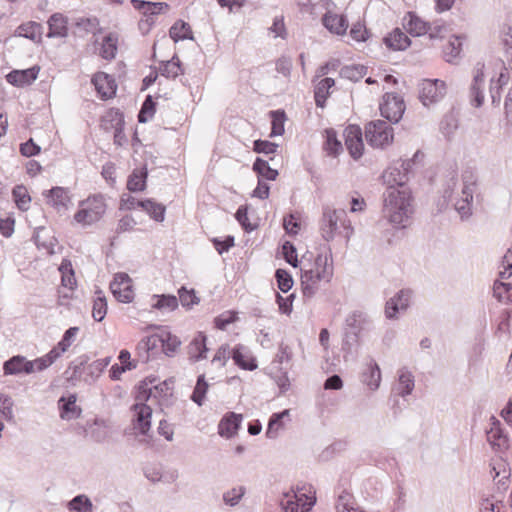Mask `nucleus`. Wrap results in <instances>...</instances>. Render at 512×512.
Masks as SVG:
<instances>
[{"label":"nucleus","mask_w":512,"mask_h":512,"mask_svg":"<svg viewBox=\"0 0 512 512\" xmlns=\"http://www.w3.org/2000/svg\"><path fill=\"white\" fill-rule=\"evenodd\" d=\"M477 187V176L471 170L462 173L461 183L452 176L444 185L439 209H445L452 203L461 219H467L472 214L473 195Z\"/></svg>","instance_id":"1"},{"label":"nucleus","mask_w":512,"mask_h":512,"mask_svg":"<svg viewBox=\"0 0 512 512\" xmlns=\"http://www.w3.org/2000/svg\"><path fill=\"white\" fill-rule=\"evenodd\" d=\"M383 216L397 228H405L413 213L409 189L389 187L383 194Z\"/></svg>","instance_id":"2"},{"label":"nucleus","mask_w":512,"mask_h":512,"mask_svg":"<svg viewBox=\"0 0 512 512\" xmlns=\"http://www.w3.org/2000/svg\"><path fill=\"white\" fill-rule=\"evenodd\" d=\"M308 266L302 268L301 286L303 296L310 299L318 292L320 283H329L334 275L331 251L318 254L314 262Z\"/></svg>","instance_id":"3"},{"label":"nucleus","mask_w":512,"mask_h":512,"mask_svg":"<svg viewBox=\"0 0 512 512\" xmlns=\"http://www.w3.org/2000/svg\"><path fill=\"white\" fill-rule=\"evenodd\" d=\"M343 228L344 237L347 241L351 238L354 229L350 220L347 219V213L344 209H335L330 206H324L322 218L320 220L321 235L326 241H331L339 227Z\"/></svg>","instance_id":"4"},{"label":"nucleus","mask_w":512,"mask_h":512,"mask_svg":"<svg viewBox=\"0 0 512 512\" xmlns=\"http://www.w3.org/2000/svg\"><path fill=\"white\" fill-rule=\"evenodd\" d=\"M152 396V388H149L146 382H141L136 396V400L139 402L133 405L135 412L133 425L134 429L138 430L142 435H147L151 428L152 409L144 401L149 400Z\"/></svg>","instance_id":"5"},{"label":"nucleus","mask_w":512,"mask_h":512,"mask_svg":"<svg viewBox=\"0 0 512 512\" xmlns=\"http://www.w3.org/2000/svg\"><path fill=\"white\" fill-rule=\"evenodd\" d=\"M106 202L102 195H93L79 204V210L75 213L74 219L84 226L98 222L106 212Z\"/></svg>","instance_id":"6"},{"label":"nucleus","mask_w":512,"mask_h":512,"mask_svg":"<svg viewBox=\"0 0 512 512\" xmlns=\"http://www.w3.org/2000/svg\"><path fill=\"white\" fill-rule=\"evenodd\" d=\"M365 139L373 148H383L393 141V128L382 120L371 121L365 126Z\"/></svg>","instance_id":"7"},{"label":"nucleus","mask_w":512,"mask_h":512,"mask_svg":"<svg viewBox=\"0 0 512 512\" xmlns=\"http://www.w3.org/2000/svg\"><path fill=\"white\" fill-rule=\"evenodd\" d=\"M369 325L370 319L364 312L354 311L348 315L346 318L344 344L351 346L354 343H358L361 331L367 329Z\"/></svg>","instance_id":"8"},{"label":"nucleus","mask_w":512,"mask_h":512,"mask_svg":"<svg viewBox=\"0 0 512 512\" xmlns=\"http://www.w3.org/2000/svg\"><path fill=\"white\" fill-rule=\"evenodd\" d=\"M405 111L403 99L394 94L386 93L383 96V102L380 104L381 115L392 123H397L402 118Z\"/></svg>","instance_id":"9"},{"label":"nucleus","mask_w":512,"mask_h":512,"mask_svg":"<svg viewBox=\"0 0 512 512\" xmlns=\"http://www.w3.org/2000/svg\"><path fill=\"white\" fill-rule=\"evenodd\" d=\"M446 93L444 81L425 79L420 86V100L425 106L438 102Z\"/></svg>","instance_id":"10"},{"label":"nucleus","mask_w":512,"mask_h":512,"mask_svg":"<svg viewBox=\"0 0 512 512\" xmlns=\"http://www.w3.org/2000/svg\"><path fill=\"white\" fill-rule=\"evenodd\" d=\"M157 341L162 342L163 351L167 356H172L181 344L180 340L176 336L167 333L164 336H161L160 338L158 336L146 337L145 339L139 342V344L137 345V350L139 352L141 350L148 352L150 348L156 346Z\"/></svg>","instance_id":"11"},{"label":"nucleus","mask_w":512,"mask_h":512,"mask_svg":"<svg viewBox=\"0 0 512 512\" xmlns=\"http://www.w3.org/2000/svg\"><path fill=\"white\" fill-rule=\"evenodd\" d=\"M487 441L494 450L504 451L509 448V437L502 423L496 417H490V428L486 431Z\"/></svg>","instance_id":"12"},{"label":"nucleus","mask_w":512,"mask_h":512,"mask_svg":"<svg viewBox=\"0 0 512 512\" xmlns=\"http://www.w3.org/2000/svg\"><path fill=\"white\" fill-rule=\"evenodd\" d=\"M131 278L126 273H117L110 283L115 298L123 303H130L134 298Z\"/></svg>","instance_id":"13"},{"label":"nucleus","mask_w":512,"mask_h":512,"mask_svg":"<svg viewBox=\"0 0 512 512\" xmlns=\"http://www.w3.org/2000/svg\"><path fill=\"white\" fill-rule=\"evenodd\" d=\"M484 63L478 62L473 69V80L470 86L471 104L474 107L482 106L484 102Z\"/></svg>","instance_id":"14"},{"label":"nucleus","mask_w":512,"mask_h":512,"mask_svg":"<svg viewBox=\"0 0 512 512\" xmlns=\"http://www.w3.org/2000/svg\"><path fill=\"white\" fill-rule=\"evenodd\" d=\"M48 205L58 212L68 210L71 204V195L68 188L56 186L43 192Z\"/></svg>","instance_id":"15"},{"label":"nucleus","mask_w":512,"mask_h":512,"mask_svg":"<svg viewBox=\"0 0 512 512\" xmlns=\"http://www.w3.org/2000/svg\"><path fill=\"white\" fill-rule=\"evenodd\" d=\"M345 145L354 159H359L363 154L364 144L362 131L358 125H349L344 130Z\"/></svg>","instance_id":"16"},{"label":"nucleus","mask_w":512,"mask_h":512,"mask_svg":"<svg viewBox=\"0 0 512 512\" xmlns=\"http://www.w3.org/2000/svg\"><path fill=\"white\" fill-rule=\"evenodd\" d=\"M411 291L400 290L394 297L390 298L385 305V315L388 319L397 317V313L405 311L410 304Z\"/></svg>","instance_id":"17"},{"label":"nucleus","mask_w":512,"mask_h":512,"mask_svg":"<svg viewBox=\"0 0 512 512\" xmlns=\"http://www.w3.org/2000/svg\"><path fill=\"white\" fill-rule=\"evenodd\" d=\"M92 83L94 84L98 94L103 99L112 98L116 93L117 85L115 83V80L112 76L108 75L107 73H96L92 78Z\"/></svg>","instance_id":"18"},{"label":"nucleus","mask_w":512,"mask_h":512,"mask_svg":"<svg viewBox=\"0 0 512 512\" xmlns=\"http://www.w3.org/2000/svg\"><path fill=\"white\" fill-rule=\"evenodd\" d=\"M410 166L409 163H402L401 168L403 171H401L398 167H390L388 168L382 175L384 183L389 187H394L398 189H407L404 184L407 181V171L408 167Z\"/></svg>","instance_id":"19"},{"label":"nucleus","mask_w":512,"mask_h":512,"mask_svg":"<svg viewBox=\"0 0 512 512\" xmlns=\"http://www.w3.org/2000/svg\"><path fill=\"white\" fill-rule=\"evenodd\" d=\"M3 371L5 375L30 374L34 372V363L24 356L16 355L4 362Z\"/></svg>","instance_id":"20"},{"label":"nucleus","mask_w":512,"mask_h":512,"mask_svg":"<svg viewBox=\"0 0 512 512\" xmlns=\"http://www.w3.org/2000/svg\"><path fill=\"white\" fill-rule=\"evenodd\" d=\"M38 73L39 67L37 66L25 70H13L6 75V80L13 86L24 87L35 81Z\"/></svg>","instance_id":"21"},{"label":"nucleus","mask_w":512,"mask_h":512,"mask_svg":"<svg viewBox=\"0 0 512 512\" xmlns=\"http://www.w3.org/2000/svg\"><path fill=\"white\" fill-rule=\"evenodd\" d=\"M73 25L75 27L74 33L80 37H84L89 33L95 36L102 31L98 18L94 16L75 18Z\"/></svg>","instance_id":"22"},{"label":"nucleus","mask_w":512,"mask_h":512,"mask_svg":"<svg viewBox=\"0 0 512 512\" xmlns=\"http://www.w3.org/2000/svg\"><path fill=\"white\" fill-rule=\"evenodd\" d=\"M241 422V414H236L233 412L228 413L220 421L218 425V433L222 437L231 438L237 433L238 429L240 428Z\"/></svg>","instance_id":"23"},{"label":"nucleus","mask_w":512,"mask_h":512,"mask_svg":"<svg viewBox=\"0 0 512 512\" xmlns=\"http://www.w3.org/2000/svg\"><path fill=\"white\" fill-rule=\"evenodd\" d=\"M361 380L370 390L378 389L381 382V371L373 359H370L367 363L365 370L362 372Z\"/></svg>","instance_id":"24"},{"label":"nucleus","mask_w":512,"mask_h":512,"mask_svg":"<svg viewBox=\"0 0 512 512\" xmlns=\"http://www.w3.org/2000/svg\"><path fill=\"white\" fill-rule=\"evenodd\" d=\"M189 359L196 362L206 357L208 351L206 347V336L203 333H198L188 345Z\"/></svg>","instance_id":"25"},{"label":"nucleus","mask_w":512,"mask_h":512,"mask_svg":"<svg viewBox=\"0 0 512 512\" xmlns=\"http://www.w3.org/2000/svg\"><path fill=\"white\" fill-rule=\"evenodd\" d=\"M48 37H66L68 34L67 18L61 13H54L48 20Z\"/></svg>","instance_id":"26"},{"label":"nucleus","mask_w":512,"mask_h":512,"mask_svg":"<svg viewBox=\"0 0 512 512\" xmlns=\"http://www.w3.org/2000/svg\"><path fill=\"white\" fill-rule=\"evenodd\" d=\"M295 489L291 488L288 492L283 494V498L280 501V505L284 512H310L313 507V503L301 504V508L298 503H295Z\"/></svg>","instance_id":"27"},{"label":"nucleus","mask_w":512,"mask_h":512,"mask_svg":"<svg viewBox=\"0 0 512 512\" xmlns=\"http://www.w3.org/2000/svg\"><path fill=\"white\" fill-rule=\"evenodd\" d=\"M323 25L332 33L335 34H344L348 23L345 17L337 15V14H331L326 13L322 19Z\"/></svg>","instance_id":"28"},{"label":"nucleus","mask_w":512,"mask_h":512,"mask_svg":"<svg viewBox=\"0 0 512 512\" xmlns=\"http://www.w3.org/2000/svg\"><path fill=\"white\" fill-rule=\"evenodd\" d=\"M384 42L388 48L393 50H405L411 44L409 37L398 28L385 37Z\"/></svg>","instance_id":"29"},{"label":"nucleus","mask_w":512,"mask_h":512,"mask_svg":"<svg viewBox=\"0 0 512 512\" xmlns=\"http://www.w3.org/2000/svg\"><path fill=\"white\" fill-rule=\"evenodd\" d=\"M406 24L405 28L408 33L412 36H421L426 34L429 31L428 24L423 21L421 18L416 16L414 13L409 12L407 17H405Z\"/></svg>","instance_id":"30"},{"label":"nucleus","mask_w":512,"mask_h":512,"mask_svg":"<svg viewBox=\"0 0 512 512\" xmlns=\"http://www.w3.org/2000/svg\"><path fill=\"white\" fill-rule=\"evenodd\" d=\"M335 85V81L332 78H324L318 82L314 91V98L317 107L324 108L325 102L330 95V88Z\"/></svg>","instance_id":"31"},{"label":"nucleus","mask_w":512,"mask_h":512,"mask_svg":"<svg viewBox=\"0 0 512 512\" xmlns=\"http://www.w3.org/2000/svg\"><path fill=\"white\" fill-rule=\"evenodd\" d=\"M414 388V376L412 373L406 369L401 368L398 371V386L397 393L398 395L405 397L413 391Z\"/></svg>","instance_id":"32"},{"label":"nucleus","mask_w":512,"mask_h":512,"mask_svg":"<svg viewBox=\"0 0 512 512\" xmlns=\"http://www.w3.org/2000/svg\"><path fill=\"white\" fill-rule=\"evenodd\" d=\"M289 416V410H283L279 413H273L269 419L266 436L269 439L277 438L279 431L284 428L283 418Z\"/></svg>","instance_id":"33"},{"label":"nucleus","mask_w":512,"mask_h":512,"mask_svg":"<svg viewBox=\"0 0 512 512\" xmlns=\"http://www.w3.org/2000/svg\"><path fill=\"white\" fill-rule=\"evenodd\" d=\"M146 168L135 169L128 177L127 189L131 192L143 191L146 187Z\"/></svg>","instance_id":"34"},{"label":"nucleus","mask_w":512,"mask_h":512,"mask_svg":"<svg viewBox=\"0 0 512 512\" xmlns=\"http://www.w3.org/2000/svg\"><path fill=\"white\" fill-rule=\"evenodd\" d=\"M118 37L114 33H109L103 38L100 56L105 60H112L115 58L117 53Z\"/></svg>","instance_id":"35"},{"label":"nucleus","mask_w":512,"mask_h":512,"mask_svg":"<svg viewBox=\"0 0 512 512\" xmlns=\"http://www.w3.org/2000/svg\"><path fill=\"white\" fill-rule=\"evenodd\" d=\"M169 35L174 40V42L185 39H193L190 25L182 20H178L172 25L169 30Z\"/></svg>","instance_id":"36"},{"label":"nucleus","mask_w":512,"mask_h":512,"mask_svg":"<svg viewBox=\"0 0 512 512\" xmlns=\"http://www.w3.org/2000/svg\"><path fill=\"white\" fill-rule=\"evenodd\" d=\"M159 71L162 76L172 79L183 73L181 62L177 56H173L169 61L161 62Z\"/></svg>","instance_id":"37"},{"label":"nucleus","mask_w":512,"mask_h":512,"mask_svg":"<svg viewBox=\"0 0 512 512\" xmlns=\"http://www.w3.org/2000/svg\"><path fill=\"white\" fill-rule=\"evenodd\" d=\"M245 347L238 345L232 351V358L236 365L245 370H254L257 368V364L253 358L246 359L247 356L244 353Z\"/></svg>","instance_id":"38"},{"label":"nucleus","mask_w":512,"mask_h":512,"mask_svg":"<svg viewBox=\"0 0 512 512\" xmlns=\"http://www.w3.org/2000/svg\"><path fill=\"white\" fill-rule=\"evenodd\" d=\"M12 196L19 210L27 211L30 208L31 197L24 185H16L12 190Z\"/></svg>","instance_id":"39"},{"label":"nucleus","mask_w":512,"mask_h":512,"mask_svg":"<svg viewBox=\"0 0 512 512\" xmlns=\"http://www.w3.org/2000/svg\"><path fill=\"white\" fill-rule=\"evenodd\" d=\"M253 171L258 174L259 177L264 178L266 180H276L278 176V171L269 166L268 161L262 158H256L253 163Z\"/></svg>","instance_id":"40"},{"label":"nucleus","mask_w":512,"mask_h":512,"mask_svg":"<svg viewBox=\"0 0 512 512\" xmlns=\"http://www.w3.org/2000/svg\"><path fill=\"white\" fill-rule=\"evenodd\" d=\"M70 512H93L91 500L84 494L75 496L67 504Z\"/></svg>","instance_id":"41"},{"label":"nucleus","mask_w":512,"mask_h":512,"mask_svg":"<svg viewBox=\"0 0 512 512\" xmlns=\"http://www.w3.org/2000/svg\"><path fill=\"white\" fill-rule=\"evenodd\" d=\"M141 208L145 210L155 221H164L166 210L164 205L156 203L151 199H146L144 200V203H141Z\"/></svg>","instance_id":"42"},{"label":"nucleus","mask_w":512,"mask_h":512,"mask_svg":"<svg viewBox=\"0 0 512 512\" xmlns=\"http://www.w3.org/2000/svg\"><path fill=\"white\" fill-rule=\"evenodd\" d=\"M18 33L25 38L39 41L42 35V25L37 22H28L18 27Z\"/></svg>","instance_id":"43"},{"label":"nucleus","mask_w":512,"mask_h":512,"mask_svg":"<svg viewBox=\"0 0 512 512\" xmlns=\"http://www.w3.org/2000/svg\"><path fill=\"white\" fill-rule=\"evenodd\" d=\"M366 73L367 67L359 64L346 65L340 70V76L351 81L362 79Z\"/></svg>","instance_id":"44"},{"label":"nucleus","mask_w":512,"mask_h":512,"mask_svg":"<svg viewBox=\"0 0 512 512\" xmlns=\"http://www.w3.org/2000/svg\"><path fill=\"white\" fill-rule=\"evenodd\" d=\"M494 296L501 302L512 304V284L495 281L493 285Z\"/></svg>","instance_id":"45"},{"label":"nucleus","mask_w":512,"mask_h":512,"mask_svg":"<svg viewBox=\"0 0 512 512\" xmlns=\"http://www.w3.org/2000/svg\"><path fill=\"white\" fill-rule=\"evenodd\" d=\"M156 302L152 305L154 309L173 311L178 307V299L174 295H153Z\"/></svg>","instance_id":"46"},{"label":"nucleus","mask_w":512,"mask_h":512,"mask_svg":"<svg viewBox=\"0 0 512 512\" xmlns=\"http://www.w3.org/2000/svg\"><path fill=\"white\" fill-rule=\"evenodd\" d=\"M357 507L353 495L347 491H342L335 505L337 512H352Z\"/></svg>","instance_id":"47"},{"label":"nucleus","mask_w":512,"mask_h":512,"mask_svg":"<svg viewBox=\"0 0 512 512\" xmlns=\"http://www.w3.org/2000/svg\"><path fill=\"white\" fill-rule=\"evenodd\" d=\"M462 41L458 36H453L443 49L444 58L447 62H452L461 52Z\"/></svg>","instance_id":"48"},{"label":"nucleus","mask_w":512,"mask_h":512,"mask_svg":"<svg viewBox=\"0 0 512 512\" xmlns=\"http://www.w3.org/2000/svg\"><path fill=\"white\" fill-rule=\"evenodd\" d=\"M208 387L209 385L205 380V376L203 374L198 376L196 386L191 395L192 401H194L198 406L203 404Z\"/></svg>","instance_id":"49"},{"label":"nucleus","mask_w":512,"mask_h":512,"mask_svg":"<svg viewBox=\"0 0 512 512\" xmlns=\"http://www.w3.org/2000/svg\"><path fill=\"white\" fill-rule=\"evenodd\" d=\"M246 493L244 486L233 487L223 493V501L230 507L236 506Z\"/></svg>","instance_id":"50"},{"label":"nucleus","mask_w":512,"mask_h":512,"mask_svg":"<svg viewBox=\"0 0 512 512\" xmlns=\"http://www.w3.org/2000/svg\"><path fill=\"white\" fill-rule=\"evenodd\" d=\"M76 396L70 395L68 400L63 404L61 408V418L63 419H74L80 415L81 409L76 405Z\"/></svg>","instance_id":"51"},{"label":"nucleus","mask_w":512,"mask_h":512,"mask_svg":"<svg viewBox=\"0 0 512 512\" xmlns=\"http://www.w3.org/2000/svg\"><path fill=\"white\" fill-rule=\"evenodd\" d=\"M272 117V131L270 136H280L284 133V122L286 115L284 111L277 110L270 112Z\"/></svg>","instance_id":"52"},{"label":"nucleus","mask_w":512,"mask_h":512,"mask_svg":"<svg viewBox=\"0 0 512 512\" xmlns=\"http://www.w3.org/2000/svg\"><path fill=\"white\" fill-rule=\"evenodd\" d=\"M154 113H155V103L151 96H147L145 101L143 102L141 110L138 114V121L140 123H145L150 118L153 117Z\"/></svg>","instance_id":"53"},{"label":"nucleus","mask_w":512,"mask_h":512,"mask_svg":"<svg viewBox=\"0 0 512 512\" xmlns=\"http://www.w3.org/2000/svg\"><path fill=\"white\" fill-rule=\"evenodd\" d=\"M14 402L9 395L0 393V415L6 420H12Z\"/></svg>","instance_id":"54"},{"label":"nucleus","mask_w":512,"mask_h":512,"mask_svg":"<svg viewBox=\"0 0 512 512\" xmlns=\"http://www.w3.org/2000/svg\"><path fill=\"white\" fill-rule=\"evenodd\" d=\"M107 313V302L105 297L98 296L93 303L92 316L95 321L100 322Z\"/></svg>","instance_id":"55"},{"label":"nucleus","mask_w":512,"mask_h":512,"mask_svg":"<svg viewBox=\"0 0 512 512\" xmlns=\"http://www.w3.org/2000/svg\"><path fill=\"white\" fill-rule=\"evenodd\" d=\"M326 149L334 155L342 151V144L337 139V134L333 129L326 130Z\"/></svg>","instance_id":"56"},{"label":"nucleus","mask_w":512,"mask_h":512,"mask_svg":"<svg viewBox=\"0 0 512 512\" xmlns=\"http://www.w3.org/2000/svg\"><path fill=\"white\" fill-rule=\"evenodd\" d=\"M275 277L277 279L278 288L286 293L293 286V279L291 275L283 269L276 270Z\"/></svg>","instance_id":"57"},{"label":"nucleus","mask_w":512,"mask_h":512,"mask_svg":"<svg viewBox=\"0 0 512 512\" xmlns=\"http://www.w3.org/2000/svg\"><path fill=\"white\" fill-rule=\"evenodd\" d=\"M278 144L267 140H255L253 143V150L256 153L274 154L278 149Z\"/></svg>","instance_id":"58"},{"label":"nucleus","mask_w":512,"mask_h":512,"mask_svg":"<svg viewBox=\"0 0 512 512\" xmlns=\"http://www.w3.org/2000/svg\"><path fill=\"white\" fill-rule=\"evenodd\" d=\"M149 5L151 7H145L143 14V17H152L154 18L156 15L160 13H164L169 9V5L165 2H150Z\"/></svg>","instance_id":"59"},{"label":"nucleus","mask_w":512,"mask_h":512,"mask_svg":"<svg viewBox=\"0 0 512 512\" xmlns=\"http://www.w3.org/2000/svg\"><path fill=\"white\" fill-rule=\"evenodd\" d=\"M282 253H283V256H284L285 260L290 265H292L293 267H297L298 266V259H297L296 248H295V246L291 242L286 241L282 245Z\"/></svg>","instance_id":"60"},{"label":"nucleus","mask_w":512,"mask_h":512,"mask_svg":"<svg viewBox=\"0 0 512 512\" xmlns=\"http://www.w3.org/2000/svg\"><path fill=\"white\" fill-rule=\"evenodd\" d=\"M109 363L110 357L96 360L87 366V373L97 378L103 372V370L109 365Z\"/></svg>","instance_id":"61"},{"label":"nucleus","mask_w":512,"mask_h":512,"mask_svg":"<svg viewBox=\"0 0 512 512\" xmlns=\"http://www.w3.org/2000/svg\"><path fill=\"white\" fill-rule=\"evenodd\" d=\"M178 293L179 301L184 307H191L198 302V298L196 297L194 290H187L185 287H182L179 289Z\"/></svg>","instance_id":"62"},{"label":"nucleus","mask_w":512,"mask_h":512,"mask_svg":"<svg viewBox=\"0 0 512 512\" xmlns=\"http://www.w3.org/2000/svg\"><path fill=\"white\" fill-rule=\"evenodd\" d=\"M78 331V327H70L68 330H66L61 341L58 343V347L62 351H67V349L71 346Z\"/></svg>","instance_id":"63"},{"label":"nucleus","mask_w":512,"mask_h":512,"mask_svg":"<svg viewBox=\"0 0 512 512\" xmlns=\"http://www.w3.org/2000/svg\"><path fill=\"white\" fill-rule=\"evenodd\" d=\"M236 319L237 316L234 312L227 311L216 317L214 323L216 328L224 330L227 325L233 323Z\"/></svg>","instance_id":"64"}]
</instances>
